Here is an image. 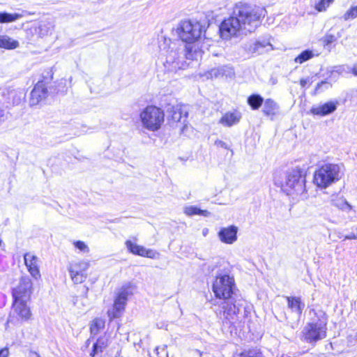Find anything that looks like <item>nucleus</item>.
<instances>
[{
	"label": "nucleus",
	"mask_w": 357,
	"mask_h": 357,
	"mask_svg": "<svg viewBox=\"0 0 357 357\" xmlns=\"http://www.w3.org/2000/svg\"><path fill=\"white\" fill-rule=\"evenodd\" d=\"M212 288L215 296L223 299L220 313L224 326L230 328L231 334L243 331L250 322V311L245 306V301L238 298L236 294L234 278L227 274H220L216 276Z\"/></svg>",
	"instance_id": "nucleus-1"
},
{
	"label": "nucleus",
	"mask_w": 357,
	"mask_h": 357,
	"mask_svg": "<svg viewBox=\"0 0 357 357\" xmlns=\"http://www.w3.org/2000/svg\"><path fill=\"white\" fill-rule=\"evenodd\" d=\"M267 12L263 7L238 2L235 4L229 22H253L261 21Z\"/></svg>",
	"instance_id": "nucleus-2"
},
{
	"label": "nucleus",
	"mask_w": 357,
	"mask_h": 357,
	"mask_svg": "<svg viewBox=\"0 0 357 357\" xmlns=\"http://www.w3.org/2000/svg\"><path fill=\"white\" fill-rule=\"evenodd\" d=\"M317 319H314L304 328L305 339L310 343L316 342L326 336L327 318L326 314L319 311L315 313Z\"/></svg>",
	"instance_id": "nucleus-3"
},
{
	"label": "nucleus",
	"mask_w": 357,
	"mask_h": 357,
	"mask_svg": "<svg viewBox=\"0 0 357 357\" xmlns=\"http://www.w3.org/2000/svg\"><path fill=\"white\" fill-rule=\"evenodd\" d=\"M340 167L338 165L324 164L314 172V183L320 188H326L340 178Z\"/></svg>",
	"instance_id": "nucleus-4"
},
{
	"label": "nucleus",
	"mask_w": 357,
	"mask_h": 357,
	"mask_svg": "<svg viewBox=\"0 0 357 357\" xmlns=\"http://www.w3.org/2000/svg\"><path fill=\"white\" fill-rule=\"evenodd\" d=\"M282 189L287 195H301L305 192V179L303 170L297 167L289 171Z\"/></svg>",
	"instance_id": "nucleus-5"
},
{
	"label": "nucleus",
	"mask_w": 357,
	"mask_h": 357,
	"mask_svg": "<svg viewBox=\"0 0 357 357\" xmlns=\"http://www.w3.org/2000/svg\"><path fill=\"white\" fill-rule=\"evenodd\" d=\"M163 111L153 105L147 106L140 113L142 126L151 131L159 130L164 122Z\"/></svg>",
	"instance_id": "nucleus-6"
},
{
	"label": "nucleus",
	"mask_w": 357,
	"mask_h": 357,
	"mask_svg": "<svg viewBox=\"0 0 357 357\" xmlns=\"http://www.w3.org/2000/svg\"><path fill=\"white\" fill-rule=\"evenodd\" d=\"M203 29H205V25L202 26V24H183V26H180V39L188 43L185 45V56L188 59H192L191 43L201 37Z\"/></svg>",
	"instance_id": "nucleus-7"
},
{
	"label": "nucleus",
	"mask_w": 357,
	"mask_h": 357,
	"mask_svg": "<svg viewBox=\"0 0 357 357\" xmlns=\"http://www.w3.org/2000/svg\"><path fill=\"white\" fill-rule=\"evenodd\" d=\"M133 285L130 282L123 284L117 293L113 307L107 312L109 319H114L121 316L125 309L128 296L132 294Z\"/></svg>",
	"instance_id": "nucleus-8"
},
{
	"label": "nucleus",
	"mask_w": 357,
	"mask_h": 357,
	"mask_svg": "<svg viewBox=\"0 0 357 357\" xmlns=\"http://www.w3.org/2000/svg\"><path fill=\"white\" fill-rule=\"evenodd\" d=\"M243 51L251 56L268 53L274 50L268 40H250L241 45Z\"/></svg>",
	"instance_id": "nucleus-9"
},
{
	"label": "nucleus",
	"mask_w": 357,
	"mask_h": 357,
	"mask_svg": "<svg viewBox=\"0 0 357 357\" xmlns=\"http://www.w3.org/2000/svg\"><path fill=\"white\" fill-rule=\"evenodd\" d=\"M26 93L23 89L7 87L0 90V102L8 105H18L24 100Z\"/></svg>",
	"instance_id": "nucleus-10"
},
{
	"label": "nucleus",
	"mask_w": 357,
	"mask_h": 357,
	"mask_svg": "<svg viewBox=\"0 0 357 357\" xmlns=\"http://www.w3.org/2000/svg\"><path fill=\"white\" fill-rule=\"evenodd\" d=\"M247 24H220L219 32L220 37L225 40H229L231 37H238L242 35H246L248 31L245 30ZM250 25L251 24H248Z\"/></svg>",
	"instance_id": "nucleus-11"
},
{
	"label": "nucleus",
	"mask_w": 357,
	"mask_h": 357,
	"mask_svg": "<svg viewBox=\"0 0 357 357\" xmlns=\"http://www.w3.org/2000/svg\"><path fill=\"white\" fill-rule=\"evenodd\" d=\"M89 264L84 261L71 263L68 267L70 278L74 283H82L87 278L86 271Z\"/></svg>",
	"instance_id": "nucleus-12"
},
{
	"label": "nucleus",
	"mask_w": 357,
	"mask_h": 357,
	"mask_svg": "<svg viewBox=\"0 0 357 357\" xmlns=\"http://www.w3.org/2000/svg\"><path fill=\"white\" fill-rule=\"evenodd\" d=\"M32 283L28 277H22L19 285L13 291L14 301H29L31 294Z\"/></svg>",
	"instance_id": "nucleus-13"
},
{
	"label": "nucleus",
	"mask_w": 357,
	"mask_h": 357,
	"mask_svg": "<svg viewBox=\"0 0 357 357\" xmlns=\"http://www.w3.org/2000/svg\"><path fill=\"white\" fill-rule=\"evenodd\" d=\"M47 96V82L42 80L38 82L31 92L29 100L31 106L37 105L40 102L44 100Z\"/></svg>",
	"instance_id": "nucleus-14"
},
{
	"label": "nucleus",
	"mask_w": 357,
	"mask_h": 357,
	"mask_svg": "<svg viewBox=\"0 0 357 357\" xmlns=\"http://www.w3.org/2000/svg\"><path fill=\"white\" fill-rule=\"evenodd\" d=\"M238 228L235 225H229L220 229L218 236L222 243L233 244L237 241Z\"/></svg>",
	"instance_id": "nucleus-15"
},
{
	"label": "nucleus",
	"mask_w": 357,
	"mask_h": 357,
	"mask_svg": "<svg viewBox=\"0 0 357 357\" xmlns=\"http://www.w3.org/2000/svg\"><path fill=\"white\" fill-rule=\"evenodd\" d=\"M125 244L129 252L135 255L153 259L155 258L158 254L155 251L151 249H146L144 246L134 243L130 240H127Z\"/></svg>",
	"instance_id": "nucleus-16"
},
{
	"label": "nucleus",
	"mask_w": 357,
	"mask_h": 357,
	"mask_svg": "<svg viewBox=\"0 0 357 357\" xmlns=\"http://www.w3.org/2000/svg\"><path fill=\"white\" fill-rule=\"evenodd\" d=\"M24 263L32 277L36 279L40 278V274L38 265V257L30 253H26L24 255Z\"/></svg>",
	"instance_id": "nucleus-17"
},
{
	"label": "nucleus",
	"mask_w": 357,
	"mask_h": 357,
	"mask_svg": "<svg viewBox=\"0 0 357 357\" xmlns=\"http://www.w3.org/2000/svg\"><path fill=\"white\" fill-rule=\"evenodd\" d=\"M285 298L287 301L288 308L299 318L305 307V303L301 301L300 297L285 296Z\"/></svg>",
	"instance_id": "nucleus-18"
},
{
	"label": "nucleus",
	"mask_w": 357,
	"mask_h": 357,
	"mask_svg": "<svg viewBox=\"0 0 357 357\" xmlns=\"http://www.w3.org/2000/svg\"><path fill=\"white\" fill-rule=\"evenodd\" d=\"M338 102L330 101L317 107H314L310 112L314 115L326 116L335 112Z\"/></svg>",
	"instance_id": "nucleus-19"
},
{
	"label": "nucleus",
	"mask_w": 357,
	"mask_h": 357,
	"mask_svg": "<svg viewBox=\"0 0 357 357\" xmlns=\"http://www.w3.org/2000/svg\"><path fill=\"white\" fill-rule=\"evenodd\" d=\"M178 53L171 50L167 55L165 68L169 73H176L178 70Z\"/></svg>",
	"instance_id": "nucleus-20"
},
{
	"label": "nucleus",
	"mask_w": 357,
	"mask_h": 357,
	"mask_svg": "<svg viewBox=\"0 0 357 357\" xmlns=\"http://www.w3.org/2000/svg\"><path fill=\"white\" fill-rule=\"evenodd\" d=\"M27 301H14L13 309L19 317L24 320H28L31 317V312L26 303Z\"/></svg>",
	"instance_id": "nucleus-21"
},
{
	"label": "nucleus",
	"mask_w": 357,
	"mask_h": 357,
	"mask_svg": "<svg viewBox=\"0 0 357 357\" xmlns=\"http://www.w3.org/2000/svg\"><path fill=\"white\" fill-rule=\"evenodd\" d=\"M241 118L238 112H227L220 119L219 123L225 126H232L238 123Z\"/></svg>",
	"instance_id": "nucleus-22"
},
{
	"label": "nucleus",
	"mask_w": 357,
	"mask_h": 357,
	"mask_svg": "<svg viewBox=\"0 0 357 357\" xmlns=\"http://www.w3.org/2000/svg\"><path fill=\"white\" fill-rule=\"evenodd\" d=\"M107 339L105 337H100L93 344V349L90 353V356L95 357L96 355L102 353L107 347Z\"/></svg>",
	"instance_id": "nucleus-23"
},
{
	"label": "nucleus",
	"mask_w": 357,
	"mask_h": 357,
	"mask_svg": "<svg viewBox=\"0 0 357 357\" xmlns=\"http://www.w3.org/2000/svg\"><path fill=\"white\" fill-rule=\"evenodd\" d=\"M27 15L28 13L26 11L15 13H0V22H12Z\"/></svg>",
	"instance_id": "nucleus-24"
},
{
	"label": "nucleus",
	"mask_w": 357,
	"mask_h": 357,
	"mask_svg": "<svg viewBox=\"0 0 357 357\" xmlns=\"http://www.w3.org/2000/svg\"><path fill=\"white\" fill-rule=\"evenodd\" d=\"M278 109V104L272 99H266L263 107V112L266 116H273Z\"/></svg>",
	"instance_id": "nucleus-25"
},
{
	"label": "nucleus",
	"mask_w": 357,
	"mask_h": 357,
	"mask_svg": "<svg viewBox=\"0 0 357 357\" xmlns=\"http://www.w3.org/2000/svg\"><path fill=\"white\" fill-rule=\"evenodd\" d=\"M19 46L18 41L6 36H0V47L7 50H14Z\"/></svg>",
	"instance_id": "nucleus-26"
},
{
	"label": "nucleus",
	"mask_w": 357,
	"mask_h": 357,
	"mask_svg": "<svg viewBox=\"0 0 357 357\" xmlns=\"http://www.w3.org/2000/svg\"><path fill=\"white\" fill-rule=\"evenodd\" d=\"M184 213L188 215H199L204 217L210 215V212L206 210H202L196 206H189L184 208Z\"/></svg>",
	"instance_id": "nucleus-27"
},
{
	"label": "nucleus",
	"mask_w": 357,
	"mask_h": 357,
	"mask_svg": "<svg viewBox=\"0 0 357 357\" xmlns=\"http://www.w3.org/2000/svg\"><path fill=\"white\" fill-rule=\"evenodd\" d=\"M264 102V98L259 94H252L248 98V103L252 109H258Z\"/></svg>",
	"instance_id": "nucleus-28"
},
{
	"label": "nucleus",
	"mask_w": 357,
	"mask_h": 357,
	"mask_svg": "<svg viewBox=\"0 0 357 357\" xmlns=\"http://www.w3.org/2000/svg\"><path fill=\"white\" fill-rule=\"evenodd\" d=\"M316 55H318V54H315L312 50H306L303 51L298 56H296L294 59V61L297 63L302 64L304 62L313 58Z\"/></svg>",
	"instance_id": "nucleus-29"
},
{
	"label": "nucleus",
	"mask_w": 357,
	"mask_h": 357,
	"mask_svg": "<svg viewBox=\"0 0 357 357\" xmlns=\"http://www.w3.org/2000/svg\"><path fill=\"white\" fill-rule=\"evenodd\" d=\"M335 0H319L315 3L314 8L319 12L324 11Z\"/></svg>",
	"instance_id": "nucleus-30"
},
{
	"label": "nucleus",
	"mask_w": 357,
	"mask_h": 357,
	"mask_svg": "<svg viewBox=\"0 0 357 357\" xmlns=\"http://www.w3.org/2000/svg\"><path fill=\"white\" fill-rule=\"evenodd\" d=\"M357 17V6L351 7L344 15V20H351Z\"/></svg>",
	"instance_id": "nucleus-31"
},
{
	"label": "nucleus",
	"mask_w": 357,
	"mask_h": 357,
	"mask_svg": "<svg viewBox=\"0 0 357 357\" xmlns=\"http://www.w3.org/2000/svg\"><path fill=\"white\" fill-rule=\"evenodd\" d=\"M239 357H264L261 351L257 349H251L244 351L239 355Z\"/></svg>",
	"instance_id": "nucleus-32"
},
{
	"label": "nucleus",
	"mask_w": 357,
	"mask_h": 357,
	"mask_svg": "<svg viewBox=\"0 0 357 357\" xmlns=\"http://www.w3.org/2000/svg\"><path fill=\"white\" fill-rule=\"evenodd\" d=\"M188 111H189V107L187 105H180V122L181 121V119L183 118H184L183 119V123H185L186 121V119L188 117Z\"/></svg>",
	"instance_id": "nucleus-33"
},
{
	"label": "nucleus",
	"mask_w": 357,
	"mask_h": 357,
	"mask_svg": "<svg viewBox=\"0 0 357 357\" xmlns=\"http://www.w3.org/2000/svg\"><path fill=\"white\" fill-rule=\"evenodd\" d=\"M74 245L76 248L84 252H88L89 251V247L83 241H77L74 242Z\"/></svg>",
	"instance_id": "nucleus-34"
},
{
	"label": "nucleus",
	"mask_w": 357,
	"mask_h": 357,
	"mask_svg": "<svg viewBox=\"0 0 357 357\" xmlns=\"http://www.w3.org/2000/svg\"><path fill=\"white\" fill-rule=\"evenodd\" d=\"M160 39H162L163 40V44H161V41L159 39V48L160 50H165L166 49H169V44H170V42H171V40L170 38H166L165 37H161Z\"/></svg>",
	"instance_id": "nucleus-35"
},
{
	"label": "nucleus",
	"mask_w": 357,
	"mask_h": 357,
	"mask_svg": "<svg viewBox=\"0 0 357 357\" xmlns=\"http://www.w3.org/2000/svg\"><path fill=\"white\" fill-rule=\"evenodd\" d=\"M155 352L158 357H168L166 347H157L155 349Z\"/></svg>",
	"instance_id": "nucleus-36"
},
{
	"label": "nucleus",
	"mask_w": 357,
	"mask_h": 357,
	"mask_svg": "<svg viewBox=\"0 0 357 357\" xmlns=\"http://www.w3.org/2000/svg\"><path fill=\"white\" fill-rule=\"evenodd\" d=\"M340 36H335L333 33H328L326 36V44H330V43H333L334 41H335L337 40V38L338 37H340Z\"/></svg>",
	"instance_id": "nucleus-37"
},
{
	"label": "nucleus",
	"mask_w": 357,
	"mask_h": 357,
	"mask_svg": "<svg viewBox=\"0 0 357 357\" xmlns=\"http://www.w3.org/2000/svg\"><path fill=\"white\" fill-rule=\"evenodd\" d=\"M214 144L217 147L223 148V149H229L228 145L225 142H223L222 140H220V139L215 140Z\"/></svg>",
	"instance_id": "nucleus-38"
},
{
	"label": "nucleus",
	"mask_w": 357,
	"mask_h": 357,
	"mask_svg": "<svg viewBox=\"0 0 357 357\" xmlns=\"http://www.w3.org/2000/svg\"><path fill=\"white\" fill-rule=\"evenodd\" d=\"M323 86H326V88H328L330 86V84L326 81H322L317 84L316 86V91H319Z\"/></svg>",
	"instance_id": "nucleus-39"
},
{
	"label": "nucleus",
	"mask_w": 357,
	"mask_h": 357,
	"mask_svg": "<svg viewBox=\"0 0 357 357\" xmlns=\"http://www.w3.org/2000/svg\"><path fill=\"white\" fill-rule=\"evenodd\" d=\"M177 107L178 105H172L171 104H169L167 108V112L173 113V114L176 113L177 111Z\"/></svg>",
	"instance_id": "nucleus-40"
},
{
	"label": "nucleus",
	"mask_w": 357,
	"mask_h": 357,
	"mask_svg": "<svg viewBox=\"0 0 357 357\" xmlns=\"http://www.w3.org/2000/svg\"><path fill=\"white\" fill-rule=\"evenodd\" d=\"M9 354V350L7 347L3 348L0 350V357H8Z\"/></svg>",
	"instance_id": "nucleus-41"
},
{
	"label": "nucleus",
	"mask_w": 357,
	"mask_h": 357,
	"mask_svg": "<svg viewBox=\"0 0 357 357\" xmlns=\"http://www.w3.org/2000/svg\"><path fill=\"white\" fill-rule=\"evenodd\" d=\"M101 323L100 321H95L93 326H92L91 327V332H93L94 331V328H97V331H98V329L101 327Z\"/></svg>",
	"instance_id": "nucleus-42"
},
{
	"label": "nucleus",
	"mask_w": 357,
	"mask_h": 357,
	"mask_svg": "<svg viewBox=\"0 0 357 357\" xmlns=\"http://www.w3.org/2000/svg\"><path fill=\"white\" fill-rule=\"evenodd\" d=\"M310 79L309 78H306V79H301L300 80V84L302 87H305V86L310 83Z\"/></svg>",
	"instance_id": "nucleus-43"
},
{
	"label": "nucleus",
	"mask_w": 357,
	"mask_h": 357,
	"mask_svg": "<svg viewBox=\"0 0 357 357\" xmlns=\"http://www.w3.org/2000/svg\"><path fill=\"white\" fill-rule=\"evenodd\" d=\"M192 356L193 357H201L202 356V354L200 353V351L199 350H193L192 351Z\"/></svg>",
	"instance_id": "nucleus-44"
},
{
	"label": "nucleus",
	"mask_w": 357,
	"mask_h": 357,
	"mask_svg": "<svg viewBox=\"0 0 357 357\" xmlns=\"http://www.w3.org/2000/svg\"><path fill=\"white\" fill-rule=\"evenodd\" d=\"M5 117H6L5 110L0 109V121H3Z\"/></svg>",
	"instance_id": "nucleus-45"
},
{
	"label": "nucleus",
	"mask_w": 357,
	"mask_h": 357,
	"mask_svg": "<svg viewBox=\"0 0 357 357\" xmlns=\"http://www.w3.org/2000/svg\"><path fill=\"white\" fill-rule=\"evenodd\" d=\"M352 71L353 73L357 76V63L354 66Z\"/></svg>",
	"instance_id": "nucleus-46"
},
{
	"label": "nucleus",
	"mask_w": 357,
	"mask_h": 357,
	"mask_svg": "<svg viewBox=\"0 0 357 357\" xmlns=\"http://www.w3.org/2000/svg\"><path fill=\"white\" fill-rule=\"evenodd\" d=\"M208 233V229L207 228H204L203 230H202V234L204 236H206Z\"/></svg>",
	"instance_id": "nucleus-47"
},
{
	"label": "nucleus",
	"mask_w": 357,
	"mask_h": 357,
	"mask_svg": "<svg viewBox=\"0 0 357 357\" xmlns=\"http://www.w3.org/2000/svg\"><path fill=\"white\" fill-rule=\"evenodd\" d=\"M271 82H272L273 84H276V80L273 79H271Z\"/></svg>",
	"instance_id": "nucleus-48"
},
{
	"label": "nucleus",
	"mask_w": 357,
	"mask_h": 357,
	"mask_svg": "<svg viewBox=\"0 0 357 357\" xmlns=\"http://www.w3.org/2000/svg\"><path fill=\"white\" fill-rule=\"evenodd\" d=\"M221 22L225 23V22H227V21H226V20H222Z\"/></svg>",
	"instance_id": "nucleus-49"
},
{
	"label": "nucleus",
	"mask_w": 357,
	"mask_h": 357,
	"mask_svg": "<svg viewBox=\"0 0 357 357\" xmlns=\"http://www.w3.org/2000/svg\"><path fill=\"white\" fill-rule=\"evenodd\" d=\"M185 128H186V125L185 124L183 128V131L184 130V129H185Z\"/></svg>",
	"instance_id": "nucleus-50"
},
{
	"label": "nucleus",
	"mask_w": 357,
	"mask_h": 357,
	"mask_svg": "<svg viewBox=\"0 0 357 357\" xmlns=\"http://www.w3.org/2000/svg\"><path fill=\"white\" fill-rule=\"evenodd\" d=\"M39 29H41V30L43 29L42 25L39 26Z\"/></svg>",
	"instance_id": "nucleus-51"
},
{
	"label": "nucleus",
	"mask_w": 357,
	"mask_h": 357,
	"mask_svg": "<svg viewBox=\"0 0 357 357\" xmlns=\"http://www.w3.org/2000/svg\"><path fill=\"white\" fill-rule=\"evenodd\" d=\"M2 241L0 239V245H1Z\"/></svg>",
	"instance_id": "nucleus-52"
}]
</instances>
